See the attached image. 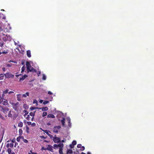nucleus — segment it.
<instances>
[{
  "mask_svg": "<svg viewBox=\"0 0 154 154\" xmlns=\"http://www.w3.org/2000/svg\"><path fill=\"white\" fill-rule=\"evenodd\" d=\"M0 103L2 104L5 105H6L8 104V103L7 102V101L5 100H3V98H2V100H1V102H0Z\"/></svg>",
  "mask_w": 154,
  "mask_h": 154,
  "instance_id": "obj_6",
  "label": "nucleus"
},
{
  "mask_svg": "<svg viewBox=\"0 0 154 154\" xmlns=\"http://www.w3.org/2000/svg\"><path fill=\"white\" fill-rule=\"evenodd\" d=\"M7 151L8 153L9 154H10V148H8Z\"/></svg>",
  "mask_w": 154,
  "mask_h": 154,
  "instance_id": "obj_53",
  "label": "nucleus"
},
{
  "mask_svg": "<svg viewBox=\"0 0 154 154\" xmlns=\"http://www.w3.org/2000/svg\"><path fill=\"white\" fill-rule=\"evenodd\" d=\"M47 117L51 118H55V117L54 115L52 114H50L47 116Z\"/></svg>",
  "mask_w": 154,
  "mask_h": 154,
  "instance_id": "obj_14",
  "label": "nucleus"
},
{
  "mask_svg": "<svg viewBox=\"0 0 154 154\" xmlns=\"http://www.w3.org/2000/svg\"><path fill=\"white\" fill-rule=\"evenodd\" d=\"M35 112H31L29 113V115H30L31 116H32V117L34 116L35 115Z\"/></svg>",
  "mask_w": 154,
  "mask_h": 154,
  "instance_id": "obj_27",
  "label": "nucleus"
},
{
  "mask_svg": "<svg viewBox=\"0 0 154 154\" xmlns=\"http://www.w3.org/2000/svg\"><path fill=\"white\" fill-rule=\"evenodd\" d=\"M73 152L71 149H68L67 150L66 153V154H71Z\"/></svg>",
  "mask_w": 154,
  "mask_h": 154,
  "instance_id": "obj_11",
  "label": "nucleus"
},
{
  "mask_svg": "<svg viewBox=\"0 0 154 154\" xmlns=\"http://www.w3.org/2000/svg\"><path fill=\"white\" fill-rule=\"evenodd\" d=\"M19 135H22L23 134V130L22 129L20 128L19 130Z\"/></svg>",
  "mask_w": 154,
  "mask_h": 154,
  "instance_id": "obj_18",
  "label": "nucleus"
},
{
  "mask_svg": "<svg viewBox=\"0 0 154 154\" xmlns=\"http://www.w3.org/2000/svg\"><path fill=\"white\" fill-rule=\"evenodd\" d=\"M13 143H10V147H13Z\"/></svg>",
  "mask_w": 154,
  "mask_h": 154,
  "instance_id": "obj_56",
  "label": "nucleus"
},
{
  "mask_svg": "<svg viewBox=\"0 0 154 154\" xmlns=\"http://www.w3.org/2000/svg\"><path fill=\"white\" fill-rule=\"evenodd\" d=\"M43 102V100H40V101H39V102L41 103H42V102Z\"/></svg>",
  "mask_w": 154,
  "mask_h": 154,
  "instance_id": "obj_61",
  "label": "nucleus"
},
{
  "mask_svg": "<svg viewBox=\"0 0 154 154\" xmlns=\"http://www.w3.org/2000/svg\"><path fill=\"white\" fill-rule=\"evenodd\" d=\"M41 150H47L46 148H44L43 147H42L41 148Z\"/></svg>",
  "mask_w": 154,
  "mask_h": 154,
  "instance_id": "obj_47",
  "label": "nucleus"
},
{
  "mask_svg": "<svg viewBox=\"0 0 154 154\" xmlns=\"http://www.w3.org/2000/svg\"><path fill=\"white\" fill-rule=\"evenodd\" d=\"M21 138L20 136H19L17 138V142H20V140Z\"/></svg>",
  "mask_w": 154,
  "mask_h": 154,
  "instance_id": "obj_30",
  "label": "nucleus"
},
{
  "mask_svg": "<svg viewBox=\"0 0 154 154\" xmlns=\"http://www.w3.org/2000/svg\"><path fill=\"white\" fill-rule=\"evenodd\" d=\"M31 122H27L26 123L28 125H30L31 124Z\"/></svg>",
  "mask_w": 154,
  "mask_h": 154,
  "instance_id": "obj_42",
  "label": "nucleus"
},
{
  "mask_svg": "<svg viewBox=\"0 0 154 154\" xmlns=\"http://www.w3.org/2000/svg\"><path fill=\"white\" fill-rule=\"evenodd\" d=\"M35 109V107L32 106H31L30 108V109L31 110H33Z\"/></svg>",
  "mask_w": 154,
  "mask_h": 154,
  "instance_id": "obj_37",
  "label": "nucleus"
},
{
  "mask_svg": "<svg viewBox=\"0 0 154 154\" xmlns=\"http://www.w3.org/2000/svg\"><path fill=\"white\" fill-rule=\"evenodd\" d=\"M23 112L25 113V115H24V116H25L26 115H27L29 113L28 112V111H26V110H24Z\"/></svg>",
  "mask_w": 154,
  "mask_h": 154,
  "instance_id": "obj_29",
  "label": "nucleus"
},
{
  "mask_svg": "<svg viewBox=\"0 0 154 154\" xmlns=\"http://www.w3.org/2000/svg\"><path fill=\"white\" fill-rule=\"evenodd\" d=\"M0 118L3 119H4V118L2 116V115L0 114Z\"/></svg>",
  "mask_w": 154,
  "mask_h": 154,
  "instance_id": "obj_45",
  "label": "nucleus"
},
{
  "mask_svg": "<svg viewBox=\"0 0 154 154\" xmlns=\"http://www.w3.org/2000/svg\"><path fill=\"white\" fill-rule=\"evenodd\" d=\"M21 139H22L23 140L24 139L23 137L21 135H19Z\"/></svg>",
  "mask_w": 154,
  "mask_h": 154,
  "instance_id": "obj_54",
  "label": "nucleus"
},
{
  "mask_svg": "<svg viewBox=\"0 0 154 154\" xmlns=\"http://www.w3.org/2000/svg\"><path fill=\"white\" fill-rule=\"evenodd\" d=\"M4 75L5 78H8L10 76V74L9 72L7 73L6 74H5Z\"/></svg>",
  "mask_w": 154,
  "mask_h": 154,
  "instance_id": "obj_19",
  "label": "nucleus"
},
{
  "mask_svg": "<svg viewBox=\"0 0 154 154\" xmlns=\"http://www.w3.org/2000/svg\"><path fill=\"white\" fill-rule=\"evenodd\" d=\"M34 116H33L31 119V121H33V119H34Z\"/></svg>",
  "mask_w": 154,
  "mask_h": 154,
  "instance_id": "obj_62",
  "label": "nucleus"
},
{
  "mask_svg": "<svg viewBox=\"0 0 154 154\" xmlns=\"http://www.w3.org/2000/svg\"><path fill=\"white\" fill-rule=\"evenodd\" d=\"M65 119L64 118H62V119L61 120V122L62 123V124L63 126H64V124L65 123Z\"/></svg>",
  "mask_w": 154,
  "mask_h": 154,
  "instance_id": "obj_15",
  "label": "nucleus"
},
{
  "mask_svg": "<svg viewBox=\"0 0 154 154\" xmlns=\"http://www.w3.org/2000/svg\"><path fill=\"white\" fill-rule=\"evenodd\" d=\"M37 72V71L36 70L32 67L31 68V69L28 71V72Z\"/></svg>",
  "mask_w": 154,
  "mask_h": 154,
  "instance_id": "obj_7",
  "label": "nucleus"
},
{
  "mask_svg": "<svg viewBox=\"0 0 154 154\" xmlns=\"http://www.w3.org/2000/svg\"><path fill=\"white\" fill-rule=\"evenodd\" d=\"M23 96L24 97H26V95L25 94H24L23 95Z\"/></svg>",
  "mask_w": 154,
  "mask_h": 154,
  "instance_id": "obj_57",
  "label": "nucleus"
},
{
  "mask_svg": "<svg viewBox=\"0 0 154 154\" xmlns=\"http://www.w3.org/2000/svg\"><path fill=\"white\" fill-rule=\"evenodd\" d=\"M35 125H36L35 123H31V125L32 127L35 126Z\"/></svg>",
  "mask_w": 154,
  "mask_h": 154,
  "instance_id": "obj_43",
  "label": "nucleus"
},
{
  "mask_svg": "<svg viewBox=\"0 0 154 154\" xmlns=\"http://www.w3.org/2000/svg\"><path fill=\"white\" fill-rule=\"evenodd\" d=\"M26 131L27 133L28 134L29 132V127L27 125H26Z\"/></svg>",
  "mask_w": 154,
  "mask_h": 154,
  "instance_id": "obj_17",
  "label": "nucleus"
},
{
  "mask_svg": "<svg viewBox=\"0 0 154 154\" xmlns=\"http://www.w3.org/2000/svg\"><path fill=\"white\" fill-rule=\"evenodd\" d=\"M46 133L51 138H52V137H53V136L51 134H48V132Z\"/></svg>",
  "mask_w": 154,
  "mask_h": 154,
  "instance_id": "obj_34",
  "label": "nucleus"
},
{
  "mask_svg": "<svg viewBox=\"0 0 154 154\" xmlns=\"http://www.w3.org/2000/svg\"><path fill=\"white\" fill-rule=\"evenodd\" d=\"M47 115V112H43L42 114V116L45 117Z\"/></svg>",
  "mask_w": 154,
  "mask_h": 154,
  "instance_id": "obj_28",
  "label": "nucleus"
},
{
  "mask_svg": "<svg viewBox=\"0 0 154 154\" xmlns=\"http://www.w3.org/2000/svg\"><path fill=\"white\" fill-rule=\"evenodd\" d=\"M47 150H48L51 151L53 152L52 147L50 145H48L47 148H46Z\"/></svg>",
  "mask_w": 154,
  "mask_h": 154,
  "instance_id": "obj_8",
  "label": "nucleus"
},
{
  "mask_svg": "<svg viewBox=\"0 0 154 154\" xmlns=\"http://www.w3.org/2000/svg\"><path fill=\"white\" fill-rule=\"evenodd\" d=\"M85 149V147L84 146H82L81 147L80 150L81 151H83V150H84Z\"/></svg>",
  "mask_w": 154,
  "mask_h": 154,
  "instance_id": "obj_38",
  "label": "nucleus"
},
{
  "mask_svg": "<svg viewBox=\"0 0 154 154\" xmlns=\"http://www.w3.org/2000/svg\"><path fill=\"white\" fill-rule=\"evenodd\" d=\"M39 109H42V110L43 111H47L48 110V108L47 107H45L42 108H40Z\"/></svg>",
  "mask_w": 154,
  "mask_h": 154,
  "instance_id": "obj_12",
  "label": "nucleus"
},
{
  "mask_svg": "<svg viewBox=\"0 0 154 154\" xmlns=\"http://www.w3.org/2000/svg\"><path fill=\"white\" fill-rule=\"evenodd\" d=\"M87 154H91V153L90 152H87Z\"/></svg>",
  "mask_w": 154,
  "mask_h": 154,
  "instance_id": "obj_64",
  "label": "nucleus"
},
{
  "mask_svg": "<svg viewBox=\"0 0 154 154\" xmlns=\"http://www.w3.org/2000/svg\"><path fill=\"white\" fill-rule=\"evenodd\" d=\"M7 69L5 67H3L2 68V70L3 71H5L6 70V69Z\"/></svg>",
  "mask_w": 154,
  "mask_h": 154,
  "instance_id": "obj_46",
  "label": "nucleus"
},
{
  "mask_svg": "<svg viewBox=\"0 0 154 154\" xmlns=\"http://www.w3.org/2000/svg\"><path fill=\"white\" fill-rule=\"evenodd\" d=\"M18 126L19 127H22L23 126V123L21 122H19L18 124Z\"/></svg>",
  "mask_w": 154,
  "mask_h": 154,
  "instance_id": "obj_16",
  "label": "nucleus"
},
{
  "mask_svg": "<svg viewBox=\"0 0 154 154\" xmlns=\"http://www.w3.org/2000/svg\"><path fill=\"white\" fill-rule=\"evenodd\" d=\"M42 79L43 80H45L46 79V76L44 75H43Z\"/></svg>",
  "mask_w": 154,
  "mask_h": 154,
  "instance_id": "obj_35",
  "label": "nucleus"
},
{
  "mask_svg": "<svg viewBox=\"0 0 154 154\" xmlns=\"http://www.w3.org/2000/svg\"><path fill=\"white\" fill-rule=\"evenodd\" d=\"M8 51H2V53L3 54H6L7 53H8Z\"/></svg>",
  "mask_w": 154,
  "mask_h": 154,
  "instance_id": "obj_41",
  "label": "nucleus"
},
{
  "mask_svg": "<svg viewBox=\"0 0 154 154\" xmlns=\"http://www.w3.org/2000/svg\"><path fill=\"white\" fill-rule=\"evenodd\" d=\"M10 146V144L9 143H8L6 145V146L7 147V148H8Z\"/></svg>",
  "mask_w": 154,
  "mask_h": 154,
  "instance_id": "obj_52",
  "label": "nucleus"
},
{
  "mask_svg": "<svg viewBox=\"0 0 154 154\" xmlns=\"http://www.w3.org/2000/svg\"><path fill=\"white\" fill-rule=\"evenodd\" d=\"M3 46V43H0V46L2 47Z\"/></svg>",
  "mask_w": 154,
  "mask_h": 154,
  "instance_id": "obj_55",
  "label": "nucleus"
},
{
  "mask_svg": "<svg viewBox=\"0 0 154 154\" xmlns=\"http://www.w3.org/2000/svg\"><path fill=\"white\" fill-rule=\"evenodd\" d=\"M2 98L1 97V93L0 92V102H1V100H2Z\"/></svg>",
  "mask_w": 154,
  "mask_h": 154,
  "instance_id": "obj_50",
  "label": "nucleus"
},
{
  "mask_svg": "<svg viewBox=\"0 0 154 154\" xmlns=\"http://www.w3.org/2000/svg\"><path fill=\"white\" fill-rule=\"evenodd\" d=\"M23 106L24 107L25 109H27L28 108V106L26 104H24L23 105Z\"/></svg>",
  "mask_w": 154,
  "mask_h": 154,
  "instance_id": "obj_36",
  "label": "nucleus"
},
{
  "mask_svg": "<svg viewBox=\"0 0 154 154\" xmlns=\"http://www.w3.org/2000/svg\"><path fill=\"white\" fill-rule=\"evenodd\" d=\"M26 67L27 72L31 69L32 67L30 63L28 61L26 62Z\"/></svg>",
  "mask_w": 154,
  "mask_h": 154,
  "instance_id": "obj_4",
  "label": "nucleus"
},
{
  "mask_svg": "<svg viewBox=\"0 0 154 154\" xmlns=\"http://www.w3.org/2000/svg\"><path fill=\"white\" fill-rule=\"evenodd\" d=\"M25 70L24 66H23L21 68V73L23 72Z\"/></svg>",
  "mask_w": 154,
  "mask_h": 154,
  "instance_id": "obj_33",
  "label": "nucleus"
},
{
  "mask_svg": "<svg viewBox=\"0 0 154 154\" xmlns=\"http://www.w3.org/2000/svg\"><path fill=\"white\" fill-rule=\"evenodd\" d=\"M4 78V75L3 74H0V80H2Z\"/></svg>",
  "mask_w": 154,
  "mask_h": 154,
  "instance_id": "obj_23",
  "label": "nucleus"
},
{
  "mask_svg": "<svg viewBox=\"0 0 154 154\" xmlns=\"http://www.w3.org/2000/svg\"><path fill=\"white\" fill-rule=\"evenodd\" d=\"M41 74V72L40 71H38L37 72V74L38 76H39V75Z\"/></svg>",
  "mask_w": 154,
  "mask_h": 154,
  "instance_id": "obj_48",
  "label": "nucleus"
},
{
  "mask_svg": "<svg viewBox=\"0 0 154 154\" xmlns=\"http://www.w3.org/2000/svg\"><path fill=\"white\" fill-rule=\"evenodd\" d=\"M58 147H60V148H63V143H60L59 144H58Z\"/></svg>",
  "mask_w": 154,
  "mask_h": 154,
  "instance_id": "obj_20",
  "label": "nucleus"
},
{
  "mask_svg": "<svg viewBox=\"0 0 154 154\" xmlns=\"http://www.w3.org/2000/svg\"><path fill=\"white\" fill-rule=\"evenodd\" d=\"M53 140L55 143H58L60 142V139L58 137H53Z\"/></svg>",
  "mask_w": 154,
  "mask_h": 154,
  "instance_id": "obj_5",
  "label": "nucleus"
},
{
  "mask_svg": "<svg viewBox=\"0 0 154 154\" xmlns=\"http://www.w3.org/2000/svg\"><path fill=\"white\" fill-rule=\"evenodd\" d=\"M33 102L34 103H38L37 101L36 100H34Z\"/></svg>",
  "mask_w": 154,
  "mask_h": 154,
  "instance_id": "obj_51",
  "label": "nucleus"
},
{
  "mask_svg": "<svg viewBox=\"0 0 154 154\" xmlns=\"http://www.w3.org/2000/svg\"><path fill=\"white\" fill-rule=\"evenodd\" d=\"M10 154H15L14 152H11V150L10 149Z\"/></svg>",
  "mask_w": 154,
  "mask_h": 154,
  "instance_id": "obj_60",
  "label": "nucleus"
},
{
  "mask_svg": "<svg viewBox=\"0 0 154 154\" xmlns=\"http://www.w3.org/2000/svg\"><path fill=\"white\" fill-rule=\"evenodd\" d=\"M8 91H9V90L8 89H7L5 91H4L3 92V95H4L5 94H7L8 93Z\"/></svg>",
  "mask_w": 154,
  "mask_h": 154,
  "instance_id": "obj_21",
  "label": "nucleus"
},
{
  "mask_svg": "<svg viewBox=\"0 0 154 154\" xmlns=\"http://www.w3.org/2000/svg\"><path fill=\"white\" fill-rule=\"evenodd\" d=\"M30 118L29 117V115H27V117L26 118V119L28 120H30Z\"/></svg>",
  "mask_w": 154,
  "mask_h": 154,
  "instance_id": "obj_40",
  "label": "nucleus"
},
{
  "mask_svg": "<svg viewBox=\"0 0 154 154\" xmlns=\"http://www.w3.org/2000/svg\"><path fill=\"white\" fill-rule=\"evenodd\" d=\"M13 109L16 111L18 110V105L19 103L18 102L16 103H11Z\"/></svg>",
  "mask_w": 154,
  "mask_h": 154,
  "instance_id": "obj_2",
  "label": "nucleus"
},
{
  "mask_svg": "<svg viewBox=\"0 0 154 154\" xmlns=\"http://www.w3.org/2000/svg\"><path fill=\"white\" fill-rule=\"evenodd\" d=\"M23 141L24 143H27L28 142V140L26 139H24L23 140Z\"/></svg>",
  "mask_w": 154,
  "mask_h": 154,
  "instance_id": "obj_31",
  "label": "nucleus"
},
{
  "mask_svg": "<svg viewBox=\"0 0 154 154\" xmlns=\"http://www.w3.org/2000/svg\"><path fill=\"white\" fill-rule=\"evenodd\" d=\"M9 109L6 107H2L0 106V111H2L5 115V117H7V116L8 117H10V111H9Z\"/></svg>",
  "mask_w": 154,
  "mask_h": 154,
  "instance_id": "obj_1",
  "label": "nucleus"
},
{
  "mask_svg": "<svg viewBox=\"0 0 154 154\" xmlns=\"http://www.w3.org/2000/svg\"><path fill=\"white\" fill-rule=\"evenodd\" d=\"M61 127L59 126H57L54 127L53 128L54 132L57 133L58 132V130L61 128Z\"/></svg>",
  "mask_w": 154,
  "mask_h": 154,
  "instance_id": "obj_3",
  "label": "nucleus"
},
{
  "mask_svg": "<svg viewBox=\"0 0 154 154\" xmlns=\"http://www.w3.org/2000/svg\"><path fill=\"white\" fill-rule=\"evenodd\" d=\"M69 146L71 148H73L74 147V146L72 144H70Z\"/></svg>",
  "mask_w": 154,
  "mask_h": 154,
  "instance_id": "obj_44",
  "label": "nucleus"
},
{
  "mask_svg": "<svg viewBox=\"0 0 154 154\" xmlns=\"http://www.w3.org/2000/svg\"><path fill=\"white\" fill-rule=\"evenodd\" d=\"M27 76L26 75H24L22 76L21 78H20L19 79L20 81H23Z\"/></svg>",
  "mask_w": 154,
  "mask_h": 154,
  "instance_id": "obj_10",
  "label": "nucleus"
},
{
  "mask_svg": "<svg viewBox=\"0 0 154 154\" xmlns=\"http://www.w3.org/2000/svg\"><path fill=\"white\" fill-rule=\"evenodd\" d=\"M29 93L28 92H26V94H26V95H27V96H29Z\"/></svg>",
  "mask_w": 154,
  "mask_h": 154,
  "instance_id": "obj_59",
  "label": "nucleus"
},
{
  "mask_svg": "<svg viewBox=\"0 0 154 154\" xmlns=\"http://www.w3.org/2000/svg\"><path fill=\"white\" fill-rule=\"evenodd\" d=\"M59 152L60 154H63V148H59Z\"/></svg>",
  "mask_w": 154,
  "mask_h": 154,
  "instance_id": "obj_22",
  "label": "nucleus"
},
{
  "mask_svg": "<svg viewBox=\"0 0 154 154\" xmlns=\"http://www.w3.org/2000/svg\"><path fill=\"white\" fill-rule=\"evenodd\" d=\"M41 138H44V139L45 138V137L44 136H41Z\"/></svg>",
  "mask_w": 154,
  "mask_h": 154,
  "instance_id": "obj_63",
  "label": "nucleus"
},
{
  "mask_svg": "<svg viewBox=\"0 0 154 154\" xmlns=\"http://www.w3.org/2000/svg\"><path fill=\"white\" fill-rule=\"evenodd\" d=\"M30 152L32 153L31 154H37V153H35V152L34 153V152H32L31 150L30 151Z\"/></svg>",
  "mask_w": 154,
  "mask_h": 154,
  "instance_id": "obj_58",
  "label": "nucleus"
},
{
  "mask_svg": "<svg viewBox=\"0 0 154 154\" xmlns=\"http://www.w3.org/2000/svg\"><path fill=\"white\" fill-rule=\"evenodd\" d=\"M48 94L50 95H52L53 94V93L50 91H48Z\"/></svg>",
  "mask_w": 154,
  "mask_h": 154,
  "instance_id": "obj_49",
  "label": "nucleus"
},
{
  "mask_svg": "<svg viewBox=\"0 0 154 154\" xmlns=\"http://www.w3.org/2000/svg\"><path fill=\"white\" fill-rule=\"evenodd\" d=\"M77 147L78 148H81L82 147V145L80 144H79L77 145Z\"/></svg>",
  "mask_w": 154,
  "mask_h": 154,
  "instance_id": "obj_39",
  "label": "nucleus"
},
{
  "mask_svg": "<svg viewBox=\"0 0 154 154\" xmlns=\"http://www.w3.org/2000/svg\"><path fill=\"white\" fill-rule=\"evenodd\" d=\"M26 55L27 57H30L31 56V51L29 50H28L26 51Z\"/></svg>",
  "mask_w": 154,
  "mask_h": 154,
  "instance_id": "obj_9",
  "label": "nucleus"
},
{
  "mask_svg": "<svg viewBox=\"0 0 154 154\" xmlns=\"http://www.w3.org/2000/svg\"><path fill=\"white\" fill-rule=\"evenodd\" d=\"M67 120H68V125L70 127V125L71 124V123H70V119L69 118H68L67 119Z\"/></svg>",
  "mask_w": 154,
  "mask_h": 154,
  "instance_id": "obj_25",
  "label": "nucleus"
},
{
  "mask_svg": "<svg viewBox=\"0 0 154 154\" xmlns=\"http://www.w3.org/2000/svg\"><path fill=\"white\" fill-rule=\"evenodd\" d=\"M72 144L73 146H75L76 144V141L75 140H73L72 143Z\"/></svg>",
  "mask_w": 154,
  "mask_h": 154,
  "instance_id": "obj_26",
  "label": "nucleus"
},
{
  "mask_svg": "<svg viewBox=\"0 0 154 154\" xmlns=\"http://www.w3.org/2000/svg\"><path fill=\"white\" fill-rule=\"evenodd\" d=\"M58 145L56 144H54V148L55 149H57L58 148Z\"/></svg>",
  "mask_w": 154,
  "mask_h": 154,
  "instance_id": "obj_24",
  "label": "nucleus"
},
{
  "mask_svg": "<svg viewBox=\"0 0 154 154\" xmlns=\"http://www.w3.org/2000/svg\"><path fill=\"white\" fill-rule=\"evenodd\" d=\"M17 100L19 101H20L21 100V96L20 94H17Z\"/></svg>",
  "mask_w": 154,
  "mask_h": 154,
  "instance_id": "obj_13",
  "label": "nucleus"
},
{
  "mask_svg": "<svg viewBox=\"0 0 154 154\" xmlns=\"http://www.w3.org/2000/svg\"><path fill=\"white\" fill-rule=\"evenodd\" d=\"M49 101H45L43 103V104H44V105H45L46 104H47L48 103H49Z\"/></svg>",
  "mask_w": 154,
  "mask_h": 154,
  "instance_id": "obj_32",
  "label": "nucleus"
}]
</instances>
